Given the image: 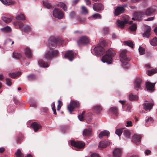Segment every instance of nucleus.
I'll return each mask as SVG.
<instances>
[{
    "instance_id": "1",
    "label": "nucleus",
    "mask_w": 157,
    "mask_h": 157,
    "mask_svg": "<svg viewBox=\"0 0 157 157\" xmlns=\"http://www.w3.org/2000/svg\"><path fill=\"white\" fill-rule=\"evenodd\" d=\"M63 41L62 40L59 39H57L53 37H50L48 41L49 50L44 55L45 58L47 59H50L54 57L58 56V51L53 49L57 46L61 45Z\"/></svg>"
},
{
    "instance_id": "2",
    "label": "nucleus",
    "mask_w": 157,
    "mask_h": 157,
    "mask_svg": "<svg viewBox=\"0 0 157 157\" xmlns=\"http://www.w3.org/2000/svg\"><path fill=\"white\" fill-rule=\"evenodd\" d=\"M115 52L112 48H110L107 52L106 54L102 57L101 60L104 63L108 64H111L112 62V58L115 55Z\"/></svg>"
},
{
    "instance_id": "3",
    "label": "nucleus",
    "mask_w": 157,
    "mask_h": 157,
    "mask_svg": "<svg viewBox=\"0 0 157 157\" xmlns=\"http://www.w3.org/2000/svg\"><path fill=\"white\" fill-rule=\"evenodd\" d=\"M120 60L124 65L123 67L125 69H128L129 67L128 62L130 59L128 58L126 55V50H124L121 51L120 53Z\"/></svg>"
},
{
    "instance_id": "4",
    "label": "nucleus",
    "mask_w": 157,
    "mask_h": 157,
    "mask_svg": "<svg viewBox=\"0 0 157 157\" xmlns=\"http://www.w3.org/2000/svg\"><path fill=\"white\" fill-rule=\"evenodd\" d=\"M105 51L103 47L98 45L94 48L93 50H92L91 53L97 56H100L105 53Z\"/></svg>"
},
{
    "instance_id": "5",
    "label": "nucleus",
    "mask_w": 157,
    "mask_h": 157,
    "mask_svg": "<svg viewBox=\"0 0 157 157\" xmlns=\"http://www.w3.org/2000/svg\"><path fill=\"white\" fill-rule=\"evenodd\" d=\"M127 5V4H124L117 6L114 11L115 16H117L124 13L125 10V8L126 7Z\"/></svg>"
},
{
    "instance_id": "6",
    "label": "nucleus",
    "mask_w": 157,
    "mask_h": 157,
    "mask_svg": "<svg viewBox=\"0 0 157 157\" xmlns=\"http://www.w3.org/2000/svg\"><path fill=\"white\" fill-rule=\"evenodd\" d=\"M71 145L76 148V150H78V149L84 147L85 144V143L82 141L75 142L73 140H71L70 141Z\"/></svg>"
},
{
    "instance_id": "7",
    "label": "nucleus",
    "mask_w": 157,
    "mask_h": 157,
    "mask_svg": "<svg viewBox=\"0 0 157 157\" xmlns=\"http://www.w3.org/2000/svg\"><path fill=\"white\" fill-rule=\"evenodd\" d=\"M53 16L59 19H62L64 13L63 12L58 9L56 8L53 11Z\"/></svg>"
},
{
    "instance_id": "8",
    "label": "nucleus",
    "mask_w": 157,
    "mask_h": 157,
    "mask_svg": "<svg viewBox=\"0 0 157 157\" xmlns=\"http://www.w3.org/2000/svg\"><path fill=\"white\" fill-rule=\"evenodd\" d=\"M79 106V102L75 101H72L70 102L69 105L67 106V109L71 114L73 111L75 109L77 108Z\"/></svg>"
},
{
    "instance_id": "9",
    "label": "nucleus",
    "mask_w": 157,
    "mask_h": 157,
    "mask_svg": "<svg viewBox=\"0 0 157 157\" xmlns=\"http://www.w3.org/2000/svg\"><path fill=\"white\" fill-rule=\"evenodd\" d=\"M145 15L144 13L143 12L139 11L136 12L134 13V17L132 18V19L133 20H141L142 18Z\"/></svg>"
},
{
    "instance_id": "10",
    "label": "nucleus",
    "mask_w": 157,
    "mask_h": 157,
    "mask_svg": "<svg viewBox=\"0 0 157 157\" xmlns=\"http://www.w3.org/2000/svg\"><path fill=\"white\" fill-rule=\"evenodd\" d=\"M75 54L72 50H68L65 53L64 57L66 59L72 61L74 58Z\"/></svg>"
},
{
    "instance_id": "11",
    "label": "nucleus",
    "mask_w": 157,
    "mask_h": 157,
    "mask_svg": "<svg viewBox=\"0 0 157 157\" xmlns=\"http://www.w3.org/2000/svg\"><path fill=\"white\" fill-rule=\"evenodd\" d=\"M156 9V7L154 6L147 8L144 12L145 15L149 16L153 15Z\"/></svg>"
},
{
    "instance_id": "12",
    "label": "nucleus",
    "mask_w": 157,
    "mask_h": 157,
    "mask_svg": "<svg viewBox=\"0 0 157 157\" xmlns=\"http://www.w3.org/2000/svg\"><path fill=\"white\" fill-rule=\"evenodd\" d=\"M141 138L142 136L140 135L134 134L132 137V141L135 144H138L140 143Z\"/></svg>"
},
{
    "instance_id": "13",
    "label": "nucleus",
    "mask_w": 157,
    "mask_h": 157,
    "mask_svg": "<svg viewBox=\"0 0 157 157\" xmlns=\"http://www.w3.org/2000/svg\"><path fill=\"white\" fill-rule=\"evenodd\" d=\"M93 9L95 11L99 12L104 9V6L100 3H95L93 6Z\"/></svg>"
},
{
    "instance_id": "14",
    "label": "nucleus",
    "mask_w": 157,
    "mask_h": 157,
    "mask_svg": "<svg viewBox=\"0 0 157 157\" xmlns=\"http://www.w3.org/2000/svg\"><path fill=\"white\" fill-rule=\"evenodd\" d=\"M110 144L109 141L102 140L101 141L98 145V148L100 149L105 148Z\"/></svg>"
},
{
    "instance_id": "15",
    "label": "nucleus",
    "mask_w": 157,
    "mask_h": 157,
    "mask_svg": "<svg viewBox=\"0 0 157 157\" xmlns=\"http://www.w3.org/2000/svg\"><path fill=\"white\" fill-rule=\"evenodd\" d=\"M89 42V40L88 38L86 36H83L81 37L79 40L78 41L79 45L85 44H87Z\"/></svg>"
},
{
    "instance_id": "16",
    "label": "nucleus",
    "mask_w": 157,
    "mask_h": 157,
    "mask_svg": "<svg viewBox=\"0 0 157 157\" xmlns=\"http://www.w3.org/2000/svg\"><path fill=\"white\" fill-rule=\"evenodd\" d=\"M113 157H121L122 155L121 149L116 148L114 149L113 152Z\"/></svg>"
},
{
    "instance_id": "17",
    "label": "nucleus",
    "mask_w": 157,
    "mask_h": 157,
    "mask_svg": "<svg viewBox=\"0 0 157 157\" xmlns=\"http://www.w3.org/2000/svg\"><path fill=\"white\" fill-rule=\"evenodd\" d=\"M18 25H19V28L21 29L23 31L26 33H28L30 32L31 29V28L30 26L29 25H26L23 28V24H20L18 23Z\"/></svg>"
},
{
    "instance_id": "18",
    "label": "nucleus",
    "mask_w": 157,
    "mask_h": 157,
    "mask_svg": "<svg viewBox=\"0 0 157 157\" xmlns=\"http://www.w3.org/2000/svg\"><path fill=\"white\" fill-rule=\"evenodd\" d=\"M155 83H151L148 81L145 83L146 88L147 90L152 91L154 90Z\"/></svg>"
},
{
    "instance_id": "19",
    "label": "nucleus",
    "mask_w": 157,
    "mask_h": 157,
    "mask_svg": "<svg viewBox=\"0 0 157 157\" xmlns=\"http://www.w3.org/2000/svg\"><path fill=\"white\" fill-rule=\"evenodd\" d=\"M154 105L153 103H144L143 104V108L146 111L151 109Z\"/></svg>"
},
{
    "instance_id": "20",
    "label": "nucleus",
    "mask_w": 157,
    "mask_h": 157,
    "mask_svg": "<svg viewBox=\"0 0 157 157\" xmlns=\"http://www.w3.org/2000/svg\"><path fill=\"white\" fill-rule=\"evenodd\" d=\"M24 53L26 56L29 58L31 59L32 57L30 49L28 47H26L24 49Z\"/></svg>"
},
{
    "instance_id": "21",
    "label": "nucleus",
    "mask_w": 157,
    "mask_h": 157,
    "mask_svg": "<svg viewBox=\"0 0 157 157\" xmlns=\"http://www.w3.org/2000/svg\"><path fill=\"white\" fill-rule=\"evenodd\" d=\"M38 63L39 65L41 67L45 68L49 66L48 63L47 62H45L43 59H40L38 61Z\"/></svg>"
},
{
    "instance_id": "22",
    "label": "nucleus",
    "mask_w": 157,
    "mask_h": 157,
    "mask_svg": "<svg viewBox=\"0 0 157 157\" xmlns=\"http://www.w3.org/2000/svg\"><path fill=\"white\" fill-rule=\"evenodd\" d=\"M146 29V31L143 34V36L144 37L148 38L150 34L151 27L149 26H147Z\"/></svg>"
},
{
    "instance_id": "23",
    "label": "nucleus",
    "mask_w": 157,
    "mask_h": 157,
    "mask_svg": "<svg viewBox=\"0 0 157 157\" xmlns=\"http://www.w3.org/2000/svg\"><path fill=\"white\" fill-rule=\"evenodd\" d=\"M31 127L33 128L34 132H36L40 128H41V126L37 123L34 122L31 124Z\"/></svg>"
},
{
    "instance_id": "24",
    "label": "nucleus",
    "mask_w": 157,
    "mask_h": 157,
    "mask_svg": "<svg viewBox=\"0 0 157 157\" xmlns=\"http://www.w3.org/2000/svg\"><path fill=\"white\" fill-rule=\"evenodd\" d=\"M93 110L94 112L98 114L102 111V108L100 105H97L93 107Z\"/></svg>"
},
{
    "instance_id": "25",
    "label": "nucleus",
    "mask_w": 157,
    "mask_h": 157,
    "mask_svg": "<svg viewBox=\"0 0 157 157\" xmlns=\"http://www.w3.org/2000/svg\"><path fill=\"white\" fill-rule=\"evenodd\" d=\"M126 21H121L120 20H117L116 22V25L117 27L121 29L123 28L125 25L126 24Z\"/></svg>"
},
{
    "instance_id": "26",
    "label": "nucleus",
    "mask_w": 157,
    "mask_h": 157,
    "mask_svg": "<svg viewBox=\"0 0 157 157\" xmlns=\"http://www.w3.org/2000/svg\"><path fill=\"white\" fill-rule=\"evenodd\" d=\"M109 131L104 130L101 132L98 135L99 138L101 139L104 136H108L109 135Z\"/></svg>"
},
{
    "instance_id": "27",
    "label": "nucleus",
    "mask_w": 157,
    "mask_h": 157,
    "mask_svg": "<svg viewBox=\"0 0 157 157\" xmlns=\"http://www.w3.org/2000/svg\"><path fill=\"white\" fill-rule=\"evenodd\" d=\"M91 133V129L89 128L85 129L83 132V135L84 137H87L90 136Z\"/></svg>"
},
{
    "instance_id": "28",
    "label": "nucleus",
    "mask_w": 157,
    "mask_h": 157,
    "mask_svg": "<svg viewBox=\"0 0 157 157\" xmlns=\"http://www.w3.org/2000/svg\"><path fill=\"white\" fill-rule=\"evenodd\" d=\"M131 131L128 129H125L124 130L123 135L127 138H129L131 136Z\"/></svg>"
},
{
    "instance_id": "29",
    "label": "nucleus",
    "mask_w": 157,
    "mask_h": 157,
    "mask_svg": "<svg viewBox=\"0 0 157 157\" xmlns=\"http://www.w3.org/2000/svg\"><path fill=\"white\" fill-rule=\"evenodd\" d=\"M141 80L140 78L136 79L134 82V85L136 88L139 89L141 86Z\"/></svg>"
},
{
    "instance_id": "30",
    "label": "nucleus",
    "mask_w": 157,
    "mask_h": 157,
    "mask_svg": "<svg viewBox=\"0 0 157 157\" xmlns=\"http://www.w3.org/2000/svg\"><path fill=\"white\" fill-rule=\"evenodd\" d=\"M109 111L110 113H113L115 115L118 114L117 109L115 107H111L109 109Z\"/></svg>"
},
{
    "instance_id": "31",
    "label": "nucleus",
    "mask_w": 157,
    "mask_h": 157,
    "mask_svg": "<svg viewBox=\"0 0 157 157\" xmlns=\"http://www.w3.org/2000/svg\"><path fill=\"white\" fill-rule=\"evenodd\" d=\"M16 19L17 20L16 21L15 23L17 24V25H18V23H20V24H22L21 23H19L18 21L17 20L18 19L22 20H24L25 19L24 15L22 14H20L19 15L17 16L16 17Z\"/></svg>"
},
{
    "instance_id": "32",
    "label": "nucleus",
    "mask_w": 157,
    "mask_h": 157,
    "mask_svg": "<svg viewBox=\"0 0 157 157\" xmlns=\"http://www.w3.org/2000/svg\"><path fill=\"white\" fill-rule=\"evenodd\" d=\"M57 6L62 8L65 11H67V7L66 5L62 2H59L57 5Z\"/></svg>"
},
{
    "instance_id": "33",
    "label": "nucleus",
    "mask_w": 157,
    "mask_h": 157,
    "mask_svg": "<svg viewBox=\"0 0 157 157\" xmlns=\"http://www.w3.org/2000/svg\"><path fill=\"white\" fill-rule=\"evenodd\" d=\"M57 6L62 8L65 11H67V7L66 5L62 2H59L57 5Z\"/></svg>"
},
{
    "instance_id": "34",
    "label": "nucleus",
    "mask_w": 157,
    "mask_h": 157,
    "mask_svg": "<svg viewBox=\"0 0 157 157\" xmlns=\"http://www.w3.org/2000/svg\"><path fill=\"white\" fill-rule=\"evenodd\" d=\"M13 18L11 17H7L5 16H2V19L6 23H9L11 22Z\"/></svg>"
},
{
    "instance_id": "35",
    "label": "nucleus",
    "mask_w": 157,
    "mask_h": 157,
    "mask_svg": "<svg viewBox=\"0 0 157 157\" xmlns=\"http://www.w3.org/2000/svg\"><path fill=\"white\" fill-rule=\"evenodd\" d=\"M15 157H24L23 154L21 152L20 149H18L15 153Z\"/></svg>"
},
{
    "instance_id": "36",
    "label": "nucleus",
    "mask_w": 157,
    "mask_h": 157,
    "mask_svg": "<svg viewBox=\"0 0 157 157\" xmlns=\"http://www.w3.org/2000/svg\"><path fill=\"white\" fill-rule=\"evenodd\" d=\"M1 2L6 5H10L13 4L11 0H0Z\"/></svg>"
},
{
    "instance_id": "37",
    "label": "nucleus",
    "mask_w": 157,
    "mask_h": 157,
    "mask_svg": "<svg viewBox=\"0 0 157 157\" xmlns=\"http://www.w3.org/2000/svg\"><path fill=\"white\" fill-rule=\"evenodd\" d=\"M21 74V72L20 71H18L16 73H9V75L12 78H14L17 76H19Z\"/></svg>"
},
{
    "instance_id": "38",
    "label": "nucleus",
    "mask_w": 157,
    "mask_h": 157,
    "mask_svg": "<svg viewBox=\"0 0 157 157\" xmlns=\"http://www.w3.org/2000/svg\"><path fill=\"white\" fill-rule=\"evenodd\" d=\"M14 42L11 39H7L5 43H4V45H7L9 46L10 45H12L13 44Z\"/></svg>"
},
{
    "instance_id": "39",
    "label": "nucleus",
    "mask_w": 157,
    "mask_h": 157,
    "mask_svg": "<svg viewBox=\"0 0 157 157\" xmlns=\"http://www.w3.org/2000/svg\"><path fill=\"white\" fill-rule=\"evenodd\" d=\"M129 99L130 100L137 101L138 97L137 95H133L132 94H130L129 96Z\"/></svg>"
},
{
    "instance_id": "40",
    "label": "nucleus",
    "mask_w": 157,
    "mask_h": 157,
    "mask_svg": "<svg viewBox=\"0 0 157 157\" xmlns=\"http://www.w3.org/2000/svg\"><path fill=\"white\" fill-rule=\"evenodd\" d=\"M1 30L3 32L9 33L11 31V29L10 27L7 26L2 28Z\"/></svg>"
},
{
    "instance_id": "41",
    "label": "nucleus",
    "mask_w": 157,
    "mask_h": 157,
    "mask_svg": "<svg viewBox=\"0 0 157 157\" xmlns=\"http://www.w3.org/2000/svg\"><path fill=\"white\" fill-rule=\"evenodd\" d=\"M43 5L48 9L50 8L52 6L51 3H49L47 0L43 1Z\"/></svg>"
},
{
    "instance_id": "42",
    "label": "nucleus",
    "mask_w": 157,
    "mask_h": 157,
    "mask_svg": "<svg viewBox=\"0 0 157 157\" xmlns=\"http://www.w3.org/2000/svg\"><path fill=\"white\" fill-rule=\"evenodd\" d=\"M21 55L19 53L13 52V57L16 59H19L21 57Z\"/></svg>"
},
{
    "instance_id": "43",
    "label": "nucleus",
    "mask_w": 157,
    "mask_h": 157,
    "mask_svg": "<svg viewBox=\"0 0 157 157\" xmlns=\"http://www.w3.org/2000/svg\"><path fill=\"white\" fill-rule=\"evenodd\" d=\"M28 80L29 81H33L36 79V77L34 75L31 74L27 77Z\"/></svg>"
},
{
    "instance_id": "44",
    "label": "nucleus",
    "mask_w": 157,
    "mask_h": 157,
    "mask_svg": "<svg viewBox=\"0 0 157 157\" xmlns=\"http://www.w3.org/2000/svg\"><path fill=\"white\" fill-rule=\"evenodd\" d=\"M150 43L152 46H155L157 45V38L155 37L150 41Z\"/></svg>"
},
{
    "instance_id": "45",
    "label": "nucleus",
    "mask_w": 157,
    "mask_h": 157,
    "mask_svg": "<svg viewBox=\"0 0 157 157\" xmlns=\"http://www.w3.org/2000/svg\"><path fill=\"white\" fill-rule=\"evenodd\" d=\"M81 13L83 14H86L88 13V10L84 6L81 7Z\"/></svg>"
},
{
    "instance_id": "46",
    "label": "nucleus",
    "mask_w": 157,
    "mask_h": 157,
    "mask_svg": "<svg viewBox=\"0 0 157 157\" xmlns=\"http://www.w3.org/2000/svg\"><path fill=\"white\" fill-rule=\"evenodd\" d=\"M92 17L94 18L95 19H100L101 18V15L99 13H96L93 15L92 17H90L88 18H91Z\"/></svg>"
},
{
    "instance_id": "47",
    "label": "nucleus",
    "mask_w": 157,
    "mask_h": 157,
    "mask_svg": "<svg viewBox=\"0 0 157 157\" xmlns=\"http://www.w3.org/2000/svg\"><path fill=\"white\" fill-rule=\"evenodd\" d=\"M156 73H157V69H153L151 70H148L147 71V75L149 76H151L152 74Z\"/></svg>"
},
{
    "instance_id": "48",
    "label": "nucleus",
    "mask_w": 157,
    "mask_h": 157,
    "mask_svg": "<svg viewBox=\"0 0 157 157\" xmlns=\"http://www.w3.org/2000/svg\"><path fill=\"white\" fill-rule=\"evenodd\" d=\"M122 17L124 21H126V23L128 22V20L129 19V17L127 15L124 14L122 15Z\"/></svg>"
},
{
    "instance_id": "49",
    "label": "nucleus",
    "mask_w": 157,
    "mask_h": 157,
    "mask_svg": "<svg viewBox=\"0 0 157 157\" xmlns=\"http://www.w3.org/2000/svg\"><path fill=\"white\" fill-rule=\"evenodd\" d=\"M124 44L125 45H128L130 47L132 48L133 46V42L131 41H125L124 42Z\"/></svg>"
},
{
    "instance_id": "50",
    "label": "nucleus",
    "mask_w": 157,
    "mask_h": 157,
    "mask_svg": "<svg viewBox=\"0 0 157 157\" xmlns=\"http://www.w3.org/2000/svg\"><path fill=\"white\" fill-rule=\"evenodd\" d=\"M137 29L136 24H134L131 26H130L129 27V30L131 31H135Z\"/></svg>"
},
{
    "instance_id": "51",
    "label": "nucleus",
    "mask_w": 157,
    "mask_h": 157,
    "mask_svg": "<svg viewBox=\"0 0 157 157\" xmlns=\"http://www.w3.org/2000/svg\"><path fill=\"white\" fill-rule=\"evenodd\" d=\"M138 50L140 55H143L145 54V49L143 47L140 46Z\"/></svg>"
},
{
    "instance_id": "52",
    "label": "nucleus",
    "mask_w": 157,
    "mask_h": 157,
    "mask_svg": "<svg viewBox=\"0 0 157 157\" xmlns=\"http://www.w3.org/2000/svg\"><path fill=\"white\" fill-rule=\"evenodd\" d=\"M123 129L122 128H120L116 130L115 132V133L116 134L118 135L119 136H120L123 132Z\"/></svg>"
},
{
    "instance_id": "53",
    "label": "nucleus",
    "mask_w": 157,
    "mask_h": 157,
    "mask_svg": "<svg viewBox=\"0 0 157 157\" xmlns=\"http://www.w3.org/2000/svg\"><path fill=\"white\" fill-rule=\"evenodd\" d=\"M85 113V111H83L81 114L79 115L78 116V118L80 121H83V115Z\"/></svg>"
},
{
    "instance_id": "54",
    "label": "nucleus",
    "mask_w": 157,
    "mask_h": 157,
    "mask_svg": "<svg viewBox=\"0 0 157 157\" xmlns=\"http://www.w3.org/2000/svg\"><path fill=\"white\" fill-rule=\"evenodd\" d=\"M6 82L7 85L8 86H10L12 85V81L9 78H7L6 79Z\"/></svg>"
},
{
    "instance_id": "55",
    "label": "nucleus",
    "mask_w": 157,
    "mask_h": 157,
    "mask_svg": "<svg viewBox=\"0 0 157 157\" xmlns=\"http://www.w3.org/2000/svg\"><path fill=\"white\" fill-rule=\"evenodd\" d=\"M30 105L31 107H36L37 105V103L35 101H30Z\"/></svg>"
},
{
    "instance_id": "56",
    "label": "nucleus",
    "mask_w": 157,
    "mask_h": 157,
    "mask_svg": "<svg viewBox=\"0 0 157 157\" xmlns=\"http://www.w3.org/2000/svg\"><path fill=\"white\" fill-rule=\"evenodd\" d=\"M109 29L108 27H105L103 29V32L104 33L106 34L109 33Z\"/></svg>"
},
{
    "instance_id": "57",
    "label": "nucleus",
    "mask_w": 157,
    "mask_h": 157,
    "mask_svg": "<svg viewBox=\"0 0 157 157\" xmlns=\"http://www.w3.org/2000/svg\"><path fill=\"white\" fill-rule=\"evenodd\" d=\"M127 124L126 126L127 127H129L132 126V123L131 121H128L126 122Z\"/></svg>"
},
{
    "instance_id": "58",
    "label": "nucleus",
    "mask_w": 157,
    "mask_h": 157,
    "mask_svg": "<svg viewBox=\"0 0 157 157\" xmlns=\"http://www.w3.org/2000/svg\"><path fill=\"white\" fill-rule=\"evenodd\" d=\"M155 19V17H153L148 18L147 19H144V21H151Z\"/></svg>"
},
{
    "instance_id": "59",
    "label": "nucleus",
    "mask_w": 157,
    "mask_h": 157,
    "mask_svg": "<svg viewBox=\"0 0 157 157\" xmlns=\"http://www.w3.org/2000/svg\"><path fill=\"white\" fill-rule=\"evenodd\" d=\"M80 0H73L72 2V5H76L79 1Z\"/></svg>"
},
{
    "instance_id": "60",
    "label": "nucleus",
    "mask_w": 157,
    "mask_h": 157,
    "mask_svg": "<svg viewBox=\"0 0 157 157\" xmlns=\"http://www.w3.org/2000/svg\"><path fill=\"white\" fill-rule=\"evenodd\" d=\"M152 121L153 119L152 117H148L145 120L146 122H148L150 121Z\"/></svg>"
},
{
    "instance_id": "61",
    "label": "nucleus",
    "mask_w": 157,
    "mask_h": 157,
    "mask_svg": "<svg viewBox=\"0 0 157 157\" xmlns=\"http://www.w3.org/2000/svg\"><path fill=\"white\" fill-rule=\"evenodd\" d=\"M85 1L86 2V4L87 5L90 6L91 3L90 1V0H85Z\"/></svg>"
},
{
    "instance_id": "62",
    "label": "nucleus",
    "mask_w": 157,
    "mask_h": 157,
    "mask_svg": "<svg viewBox=\"0 0 157 157\" xmlns=\"http://www.w3.org/2000/svg\"><path fill=\"white\" fill-rule=\"evenodd\" d=\"M51 106L52 107V110H54V109H56L54 102H53V103H52L51 105Z\"/></svg>"
},
{
    "instance_id": "63",
    "label": "nucleus",
    "mask_w": 157,
    "mask_h": 157,
    "mask_svg": "<svg viewBox=\"0 0 157 157\" xmlns=\"http://www.w3.org/2000/svg\"><path fill=\"white\" fill-rule=\"evenodd\" d=\"M91 157H99L98 154H92L91 155Z\"/></svg>"
},
{
    "instance_id": "64",
    "label": "nucleus",
    "mask_w": 157,
    "mask_h": 157,
    "mask_svg": "<svg viewBox=\"0 0 157 157\" xmlns=\"http://www.w3.org/2000/svg\"><path fill=\"white\" fill-rule=\"evenodd\" d=\"M144 152L147 155H148L150 153L151 151L150 150L148 149H147Z\"/></svg>"
}]
</instances>
